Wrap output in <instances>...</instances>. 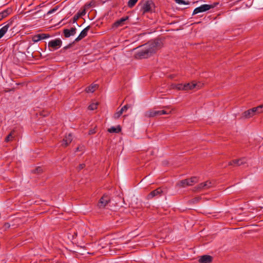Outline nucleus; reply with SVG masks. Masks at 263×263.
I'll list each match as a JSON object with an SVG mask.
<instances>
[{"instance_id": "obj_13", "label": "nucleus", "mask_w": 263, "mask_h": 263, "mask_svg": "<svg viewBox=\"0 0 263 263\" xmlns=\"http://www.w3.org/2000/svg\"><path fill=\"white\" fill-rule=\"evenodd\" d=\"M213 257L210 255H204L201 256L199 259L200 263H211L212 261Z\"/></svg>"}, {"instance_id": "obj_19", "label": "nucleus", "mask_w": 263, "mask_h": 263, "mask_svg": "<svg viewBox=\"0 0 263 263\" xmlns=\"http://www.w3.org/2000/svg\"><path fill=\"white\" fill-rule=\"evenodd\" d=\"M158 116L157 110H148L145 113V116L146 117H154Z\"/></svg>"}, {"instance_id": "obj_5", "label": "nucleus", "mask_w": 263, "mask_h": 263, "mask_svg": "<svg viewBox=\"0 0 263 263\" xmlns=\"http://www.w3.org/2000/svg\"><path fill=\"white\" fill-rule=\"evenodd\" d=\"M212 186V182L206 181L198 184L194 187V191L195 192H200L202 190H207Z\"/></svg>"}, {"instance_id": "obj_7", "label": "nucleus", "mask_w": 263, "mask_h": 263, "mask_svg": "<svg viewBox=\"0 0 263 263\" xmlns=\"http://www.w3.org/2000/svg\"><path fill=\"white\" fill-rule=\"evenodd\" d=\"M110 202V197L107 195H104L98 203L100 208H104Z\"/></svg>"}, {"instance_id": "obj_36", "label": "nucleus", "mask_w": 263, "mask_h": 263, "mask_svg": "<svg viewBox=\"0 0 263 263\" xmlns=\"http://www.w3.org/2000/svg\"><path fill=\"white\" fill-rule=\"evenodd\" d=\"M158 116H161L163 115L167 114L166 111L164 110H157Z\"/></svg>"}, {"instance_id": "obj_40", "label": "nucleus", "mask_w": 263, "mask_h": 263, "mask_svg": "<svg viewBox=\"0 0 263 263\" xmlns=\"http://www.w3.org/2000/svg\"><path fill=\"white\" fill-rule=\"evenodd\" d=\"M175 77V75H174V74H171L169 76V78H170L171 79H173Z\"/></svg>"}, {"instance_id": "obj_4", "label": "nucleus", "mask_w": 263, "mask_h": 263, "mask_svg": "<svg viewBox=\"0 0 263 263\" xmlns=\"http://www.w3.org/2000/svg\"><path fill=\"white\" fill-rule=\"evenodd\" d=\"M163 190L161 187H158L156 190L150 192L147 196V200H151L154 197L158 198L162 196L163 194Z\"/></svg>"}, {"instance_id": "obj_41", "label": "nucleus", "mask_w": 263, "mask_h": 263, "mask_svg": "<svg viewBox=\"0 0 263 263\" xmlns=\"http://www.w3.org/2000/svg\"><path fill=\"white\" fill-rule=\"evenodd\" d=\"M85 14V11H84L82 13H80V14H81V16L84 15V14Z\"/></svg>"}, {"instance_id": "obj_8", "label": "nucleus", "mask_w": 263, "mask_h": 263, "mask_svg": "<svg viewBox=\"0 0 263 263\" xmlns=\"http://www.w3.org/2000/svg\"><path fill=\"white\" fill-rule=\"evenodd\" d=\"M12 23L13 20H10L8 22L4 23L5 25L0 29V39L2 38L6 33L8 28L12 25Z\"/></svg>"}, {"instance_id": "obj_11", "label": "nucleus", "mask_w": 263, "mask_h": 263, "mask_svg": "<svg viewBox=\"0 0 263 263\" xmlns=\"http://www.w3.org/2000/svg\"><path fill=\"white\" fill-rule=\"evenodd\" d=\"M76 28L72 27L70 29H65L63 30V34L65 37L68 38L70 36L74 35L76 33Z\"/></svg>"}, {"instance_id": "obj_10", "label": "nucleus", "mask_w": 263, "mask_h": 263, "mask_svg": "<svg viewBox=\"0 0 263 263\" xmlns=\"http://www.w3.org/2000/svg\"><path fill=\"white\" fill-rule=\"evenodd\" d=\"M246 163V159L245 158H242L239 159L233 160L229 162V165L233 166H240Z\"/></svg>"}, {"instance_id": "obj_31", "label": "nucleus", "mask_w": 263, "mask_h": 263, "mask_svg": "<svg viewBox=\"0 0 263 263\" xmlns=\"http://www.w3.org/2000/svg\"><path fill=\"white\" fill-rule=\"evenodd\" d=\"M123 114V112L122 111V110L120 109L119 111H117L115 114H114V117L115 119H118L120 116L121 115Z\"/></svg>"}, {"instance_id": "obj_25", "label": "nucleus", "mask_w": 263, "mask_h": 263, "mask_svg": "<svg viewBox=\"0 0 263 263\" xmlns=\"http://www.w3.org/2000/svg\"><path fill=\"white\" fill-rule=\"evenodd\" d=\"M43 172V170L41 167L38 166L36 167L35 168L31 170V173L33 174H40Z\"/></svg>"}, {"instance_id": "obj_43", "label": "nucleus", "mask_w": 263, "mask_h": 263, "mask_svg": "<svg viewBox=\"0 0 263 263\" xmlns=\"http://www.w3.org/2000/svg\"><path fill=\"white\" fill-rule=\"evenodd\" d=\"M69 47V46H66L64 48V49H66Z\"/></svg>"}, {"instance_id": "obj_39", "label": "nucleus", "mask_w": 263, "mask_h": 263, "mask_svg": "<svg viewBox=\"0 0 263 263\" xmlns=\"http://www.w3.org/2000/svg\"><path fill=\"white\" fill-rule=\"evenodd\" d=\"M96 133V131L95 130V129H91L89 131V135H91V134H93Z\"/></svg>"}, {"instance_id": "obj_23", "label": "nucleus", "mask_w": 263, "mask_h": 263, "mask_svg": "<svg viewBox=\"0 0 263 263\" xmlns=\"http://www.w3.org/2000/svg\"><path fill=\"white\" fill-rule=\"evenodd\" d=\"M97 87L96 84H92L86 88V91L87 92H93L95 91Z\"/></svg>"}, {"instance_id": "obj_18", "label": "nucleus", "mask_w": 263, "mask_h": 263, "mask_svg": "<svg viewBox=\"0 0 263 263\" xmlns=\"http://www.w3.org/2000/svg\"><path fill=\"white\" fill-rule=\"evenodd\" d=\"M121 131V127L118 125L116 127L112 126L108 129V132L110 133H119Z\"/></svg>"}, {"instance_id": "obj_29", "label": "nucleus", "mask_w": 263, "mask_h": 263, "mask_svg": "<svg viewBox=\"0 0 263 263\" xmlns=\"http://www.w3.org/2000/svg\"><path fill=\"white\" fill-rule=\"evenodd\" d=\"M98 103H91L88 106V109L91 110H93L97 109Z\"/></svg>"}, {"instance_id": "obj_37", "label": "nucleus", "mask_w": 263, "mask_h": 263, "mask_svg": "<svg viewBox=\"0 0 263 263\" xmlns=\"http://www.w3.org/2000/svg\"><path fill=\"white\" fill-rule=\"evenodd\" d=\"M85 166V164H84V163H82V164H79V165L77 167V170L80 171V170H82L83 168H84Z\"/></svg>"}, {"instance_id": "obj_44", "label": "nucleus", "mask_w": 263, "mask_h": 263, "mask_svg": "<svg viewBox=\"0 0 263 263\" xmlns=\"http://www.w3.org/2000/svg\"><path fill=\"white\" fill-rule=\"evenodd\" d=\"M74 234L76 236H77V232H74Z\"/></svg>"}, {"instance_id": "obj_42", "label": "nucleus", "mask_w": 263, "mask_h": 263, "mask_svg": "<svg viewBox=\"0 0 263 263\" xmlns=\"http://www.w3.org/2000/svg\"><path fill=\"white\" fill-rule=\"evenodd\" d=\"M80 146H78V147L77 148V149H76V152H78V151H79V148H80Z\"/></svg>"}, {"instance_id": "obj_12", "label": "nucleus", "mask_w": 263, "mask_h": 263, "mask_svg": "<svg viewBox=\"0 0 263 263\" xmlns=\"http://www.w3.org/2000/svg\"><path fill=\"white\" fill-rule=\"evenodd\" d=\"M49 37L50 35L48 34L41 33L34 35L32 38V40L34 42H37L41 40L45 39Z\"/></svg>"}, {"instance_id": "obj_24", "label": "nucleus", "mask_w": 263, "mask_h": 263, "mask_svg": "<svg viewBox=\"0 0 263 263\" xmlns=\"http://www.w3.org/2000/svg\"><path fill=\"white\" fill-rule=\"evenodd\" d=\"M187 180L190 186H191L198 182V179L196 177H192L191 178L187 179Z\"/></svg>"}, {"instance_id": "obj_3", "label": "nucleus", "mask_w": 263, "mask_h": 263, "mask_svg": "<svg viewBox=\"0 0 263 263\" xmlns=\"http://www.w3.org/2000/svg\"><path fill=\"white\" fill-rule=\"evenodd\" d=\"M62 41L60 39H56L48 42V47L50 50L53 51L58 49L61 47Z\"/></svg>"}, {"instance_id": "obj_32", "label": "nucleus", "mask_w": 263, "mask_h": 263, "mask_svg": "<svg viewBox=\"0 0 263 263\" xmlns=\"http://www.w3.org/2000/svg\"><path fill=\"white\" fill-rule=\"evenodd\" d=\"M81 16V14H80V13H78L76 15H75L72 19L73 23H75L77 22V21L79 19V18Z\"/></svg>"}, {"instance_id": "obj_20", "label": "nucleus", "mask_w": 263, "mask_h": 263, "mask_svg": "<svg viewBox=\"0 0 263 263\" xmlns=\"http://www.w3.org/2000/svg\"><path fill=\"white\" fill-rule=\"evenodd\" d=\"M177 185L180 187H185L190 186L187 179L182 180L178 182Z\"/></svg>"}, {"instance_id": "obj_15", "label": "nucleus", "mask_w": 263, "mask_h": 263, "mask_svg": "<svg viewBox=\"0 0 263 263\" xmlns=\"http://www.w3.org/2000/svg\"><path fill=\"white\" fill-rule=\"evenodd\" d=\"M72 140V135L71 134H69L68 135L65 136V138L63 139L62 145L66 147L71 142Z\"/></svg>"}, {"instance_id": "obj_22", "label": "nucleus", "mask_w": 263, "mask_h": 263, "mask_svg": "<svg viewBox=\"0 0 263 263\" xmlns=\"http://www.w3.org/2000/svg\"><path fill=\"white\" fill-rule=\"evenodd\" d=\"M242 116L245 118H250L252 117L254 115H253V112L251 111L250 109H249L243 112Z\"/></svg>"}, {"instance_id": "obj_21", "label": "nucleus", "mask_w": 263, "mask_h": 263, "mask_svg": "<svg viewBox=\"0 0 263 263\" xmlns=\"http://www.w3.org/2000/svg\"><path fill=\"white\" fill-rule=\"evenodd\" d=\"M15 132V130L13 129L12 130L10 133L5 138V142L6 143L9 142L10 141H12L14 138V133Z\"/></svg>"}, {"instance_id": "obj_30", "label": "nucleus", "mask_w": 263, "mask_h": 263, "mask_svg": "<svg viewBox=\"0 0 263 263\" xmlns=\"http://www.w3.org/2000/svg\"><path fill=\"white\" fill-rule=\"evenodd\" d=\"M257 114H259L263 112V104L259 105L255 107Z\"/></svg>"}, {"instance_id": "obj_26", "label": "nucleus", "mask_w": 263, "mask_h": 263, "mask_svg": "<svg viewBox=\"0 0 263 263\" xmlns=\"http://www.w3.org/2000/svg\"><path fill=\"white\" fill-rule=\"evenodd\" d=\"M138 0H129L127 3V6L128 7L132 8H133L137 3Z\"/></svg>"}, {"instance_id": "obj_35", "label": "nucleus", "mask_w": 263, "mask_h": 263, "mask_svg": "<svg viewBox=\"0 0 263 263\" xmlns=\"http://www.w3.org/2000/svg\"><path fill=\"white\" fill-rule=\"evenodd\" d=\"M183 85L184 84H178L177 86H176V88L179 89V90H184V87H183Z\"/></svg>"}, {"instance_id": "obj_27", "label": "nucleus", "mask_w": 263, "mask_h": 263, "mask_svg": "<svg viewBox=\"0 0 263 263\" xmlns=\"http://www.w3.org/2000/svg\"><path fill=\"white\" fill-rule=\"evenodd\" d=\"M201 199L200 197H195L189 201L190 203L195 204L198 202Z\"/></svg>"}, {"instance_id": "obj_34", "label": "nucleus", "mask_w": 263, "mask_h": 263, "mask_svg": "<svg viewBox=\"0 0 263 263\" xmlns=\"http://www.w3.org/2000/svg\"><path fill=\"white\" fill-rule=\"evenodd\" d=\"M131 105L126 104L124 105L123 107H122L121 110L123 112L124 111H126L128 109V108L131 107Z\"/></svg>"}, {"instance_id": "obj_16", "label": "nucleus", "mask_w": 263, "mask_h": 263, "mask_svg": "<svg viewBox=\"0 0 263 263\" xmlns=\"http://www.w3.org/2000/svg\"><path fill=\"white\" fill-rule=\"evenodd\" d=\"M183 87L185 88L184 90H192L196 87H198V88L199 86L198 85L197 83H195L194 82H192L191 83H188L184 84Z\"/></svg>"}, {"instance_id": "obj_33", "label": "nucleus", "mask_w": 263, "mask_h": 263, "mask_svg": "<svg viewBox=\"0 0 263 263\" xmlns=\"http://www.w3.org/2000/svg\"><path fill=\"white\" fill-rule=\"evenodd\" d=\"M59 8V7L58 6H55V7H54L53 8H52V9L50 10L47 13V14H50L54 12H55Z\"/></svg>"}, {"instance_id": "obj_2", "label": "nucleus", "mask_w": 263, "mask_h": 263, "mask_svg": "<svg viewBox=\"0 0 263 263\" xmlns=\"http://www.w3.org/2000/svg\"><path fill=\"white\" fill-rule=\"evenodd\" d=\"M217 4H215L214 5H208V4L202 5L200 6H199L197 8H196L194 9V10L193 12V15H195V14H197L198 13H200V12H205V11L210 10V9L214 8Z\"/></svg>"}, {"instance_id": "obj_1", "label": "nucleus", "mask_w": 263, "mask_h": 263, "mask_svg": "<svg viewBox=\"0 0 263 263\" xmlns=\"http://www.w3.org/2000/svg\"><path fill=\"white\" fill-rule=\"evenodd\" d=\"M161 47V42L155 40L143 45L142 48L137 53V57L140 59H146L155 53Z\"/></svg>"}, {"instance_id": "obj_9", "label": "nucleus", "mask_w": 263, "mask_h": 263, "mask_svg": "<svg viewBox=\"0 0 263 263\" xmlns=\"http://www.w3.org/2000/svg\"><path fill=\"white\" fill-rule=\"evenodd\" d=\"M90 26H88L86 28H85L81 32L80 34L79 35V36L75 39L74 42H78L80 41V40H82L85 36H86L87 35L88 32L90 29Z\"/></svg>"}, {"instance_id": "obj_17", "label": "nucleus", "mask_w": 263, "mask_h": 263, "mask_svg": "<svg viewBox=\"0 0 263 263\" xmlns=\"http://www.w3.org/2000/svg\"><path fill=\"white\" fill-rule=\"evenodd\" d=\"M12 12L11 8H7L6 10L0 12V21L4 18L7 17Z\"/></svg>"}, {"instance_id": "obj_14", "label": "nucleus", "mask_w": 263, "mask_h": 263, "mask_svg": "<svg viewBox=\"0 0 263 263\" xmlns=\"http://www.w3.org/2000/svg\"><path fill=\"white\" fill-rule=\"evenodd\" d=\"M129 17L128 16H126V17H122L119 20H117L116 21L113 25V27L117 28L120 26H122L123 24L125 21L127 20L128 19Z\"/></svg>"}, {"instance_id": "obj_28", "label": "nucleus", "mask_w": 263, "mask_h": 263, "mask_svg": "<svg viewBox=\"0 0 263 263\" xmlns=\"http://www.w3.org/2000/svg\"><path fill=\"white\" fill-rule=\"evenodd\" d=\"M175 2L178 4H183V5H189L190 2L189 1H185L183 0H174Z\"/></svg>"}, {"instance_id": "obj_6", "label": "nucleus", "mask_w": 263, "mask_h": 263, "mask_svg": "<svg viewBox=\"0 0 263 263\" xmlns=\"http://www.w3.org/2000/svg\"><path fill=\"white\" fill-rule=\"evenodd\" d=\"M154 5V3L151 0L145 1L141 7V9L143 13L151 12L152 10V6Z\"/></svg>"}, {"instance_id": "obj_38", "label": "nucleus", "mask_w": 263, "mask_h": 263, "mask_svg": "<svg viewBox=\"0 0 263 263\" xmlns=\"http://www.w3.org/2000/svg\"><path fill=\"white\" fill-rule=\"evenodd\" d=\"M251 111L253 112V115L254 116L256 114H257L256 109H255V107H253L251 109H250Z\"/></svg>"}]
</instances>
